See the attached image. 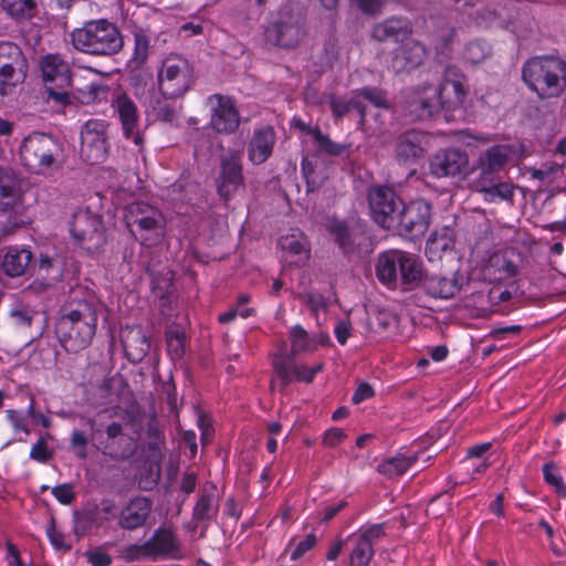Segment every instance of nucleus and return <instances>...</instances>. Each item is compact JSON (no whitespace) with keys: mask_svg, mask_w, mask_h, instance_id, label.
<instances>
[{"mask_svg":"<svg viewBox=\"0 0 566 566\" xmlns=\"http://www.w3.org/2000/svg\"><path fill=\"white\" fill-rule=\"evenodd\" d=\"M0 7L17 21L31 19L36 9L34 0H0Z\"/></svg>","mask_w":566,"mask_h":566,"instance_id":"43","label":"nucleus"},{"mask_svg":"<svg viewBox=\"0 0 566 566\" xmlns=\"http://www.w3.org/2000/svg\"><path fill=\"white\" fill-rule=\"evenodd\" d=\"M147 434L150 439L149 447L151 449H157L161 442V431L156 420L149 421L147 427Z\"/></svg>","mask_w":566,"mask_h":566,"instance_id":"64","label":"nucleus"},{"mask_svg":"<svg viewBox=\"0 0 566 566\" xmlns=\"http://www.w3.org/2000/svg\"><path fill=\"white\" fill-rule=\"evenodd\" d=\"M419 286L432 298L449 300L460 292L461 282L458 273L449 275L441 273H422Z\"/></svg>","mask_w":566,"mask_h":566,"instance_id":"23","label":"nucleus"},{"mask_svg":"<svg viewBox=\"0 0 566 566\" xmlns=\"http://www.w3.org/2000/svg\"><path fill=\"white\" fill-rule=\"evenodd\" d=\"M474 189L483 195L489 202L507 201L513 202L515 187L512 182L502 180L500 176L489 178H475Z\"/></svg>","mask_w":566,"mask_h":566,"instance_id":"31","label":"nucleus"},{"mask_svg":"<svg viewBox=\"0 0 566 566\" xmlns=\"http://www.w3.org/2000/svg\"><path fill=\"white\" fill-rule=\"evenodd\" d=\"M301 300L308 305L313 311L326 307V301L321 294L305 293L301 296Z\"/></svg>","mask_w":566,"mask_h":566,"instance_id":"61","label":"nucleus"},{"mask_svg":"<svg viewBox=\"0 0 566 566\" xmlns=\"http://www.w3.org/2000/svg\"><path fill=\"white\" fill-rule=\"evenodd\" d=\"M126 226L144 247L158 244L165 234L166 219L161 211L144 201H135L125 208Z\"/></svg>","mask_w":566,"mask_h":566,"instance_id":"6","label":"nucleus"},{"mask_svg":"<svg viewBox=\"0 0 566 566\" xmlns=\"http://www.w3.org/2000/svg\"><path fill=\"white\" fill-rule=\"evenodd\" d=\"M367 14L379 13L386 0H352Z\"/></svg>","mask_w":566,"mask_h":566,"instance_id":"58","label":"nucleus"},{"mask_svg":"<svg viewBox=\"0 0 566 566\" xmlns=\"http://www.w3.org/2000/svg\"><path fill=\"white\" fill-rule=\"evenodd\" d=\"M70 231L72 237L91 252L98 250L106 242L101 218L90 210L80 209L73 213Z\"/></svg>","mask_w":566,"mask_h":566,"instance_id":"13","label":"nucleus"},{"mask_svg":"<svg viewBox=\"0 0 566 566\" xmlns=\"http://www.w3.org/2000/svg\"><path fill=\"white\" fill-rule=\"evenodd\" d=\"M168 353L174 359L182 357L185 353L186 334L179 328H170L166 332Z\"/></svg>","mask_w":566,"mask_h":566,"instance_id":"47","label":"nucleus"},{"mask_svg":"<svg viewBox=\"0 0 566 566\" xmlns=\"http://www.w3.org/2000/svg\"><path fill=\"white\" fill-rule=\"evenodd\" d=\"M354 94L355 97L359 98L363 103L367 101L375 107H388L387 93L379 87H363L354 91Z\"/></svg>","mask_w":566,"mask_h":566,"instance_id":"46","label":"nucleus"},{"mask_svg":"<svg viewBox=\"0 0 566 566\" xmlns=\"http://www.w3.org/2000/svg\"><path fill=\"white\" fill-rule=\"evenodd\" d=\"M374 389L373 387L367 382H361L357 389L355 390L352 401L356 405L360 403L361 401L371 398L374 396Z\"/></svg>","mask_w":566,"mask_h":566,"instance_id":"63","label":"nucleus"},{"mask_svg":"<svg viewBox=\"0 0 566 566\" xmlns=\"http://www.w3.org/2000/svg\"><path fill=\"white\" fill-rule=\"evenodd\" d=\"M431 219V206L426 200H415L403 203L399 214L396 216V224L388 230L396 231L400 237L416 240L426 234Z\"/></svg>","mask_w":566,"mask_h":566,"instance_id":"9","label":"nucleus"},{"mask_svg":"<svg viewBox=\"0 0 566 566\" xmlns=\"http://www.w3.org/2000/svg\"><path fill=\"white\" fill-rule=\"evenodd\" d=\"M40 70L44 85L72 84V71L69 63L59 53H50L41 57Z\"/></svg>","mask_w":566,"mask_h":566,"instance_id":"29","label":"nucleus"},{"mask_svg":"<svg viewBox=\"0 0 566 566\" xmlns=\"http://www.w3.org/2000/svg\"><path fill=\"white\" fill-rule=\"evenodd\" d=\"M491 54V46L483 40H474L468 43L464 56L472 64L484 61Z\"/></svg>","mask_w":566,"mask_h":566,"instance_id":"48","label":"nucleus"},{"mask_svg":"<svg viewBox=\"0 0 566 566\" xmlns=\"http://www.w3.org/2000/svg\"><path fill=\"white\" fill-rule=\"evenodd\" d=\"M327 230L344 254H352L358 250L363 232L357 227H352L344 220L333 219L328 221Z\"/></svg>","mask_w":566,"mask_h":566,"instance_id":"32","label":"nucleus"},{"mask_svg":"<svg viewBox=\"0 0 566 566\" xmlns=\"http://www.w3.org/2000/svg\"><path fill=\"white\" fill-rule=\"evenodd\" d=\"M316 535L315 534H308L303 541H301L296 547L294 548V551L292 552L291 554V559L292 560H297L300 559L306 552H308L310 549H312L315 544H316Z\"/></svg>","mask_w":566,"mask_h":566,"instance_id":"56","label":"nucleus"},{"mask_svg":"<svg viewBox=\"0 0 566 566\" xmlns=\"http://www.w3.org/2000/svg\"><path fill=\"white\" fill-rule=\"evenodd\" d=\"M292 353L279 354L273 358V369L276 379L279 380V390L283 392L292 381L312 382L315 375L323 368L322 364L314 367L305 365H297L293 355L298 352H313L316 346L310 339L305 329L296 325L291 331Z\"/></svg>","mask_w":566,"mask_h":566,"instance_id":"5","label":"nucleus"},{"mask_svg":"<svg viewBox=\"0 0 566 566\" xmlns=\"http://www.w3.org/2000/svg\"><path fill=\"white\" fill-rule=\"evenodd\" d=\"M380 283L391 290L412 291L422 279V263L413 254L401 250L380 253L375 266Z\"/></svg>","mask_w":566,"mask_h":566,"instance_id":"3","label":"nucleus"},{"mask_svg":"<svg viewBox=\"0 0 566 566\" xmlns=\"http://www.w3.org/2000/svg\"><path fill=\"white\" fill-rule=\"evenodd\" d=\"M71 85L61 86L59 84L44 85L46 102L55 108H64L73 105L75 96L70 92Z\"/></svg>","mask_w":566,"mask_h":566,"instance_id":"44","label":"nucleus"},{"mask_svg":"<svg viewBox=\"0 0 566 566\" xmlns=\"http://www.w3.org/2000/svg\"><path fill=\"white\" fill-rule=\"evenodd\" d=\"M219 501L216 495V488H205L193 507L192 520L195 522L209 521L217 516Z\"/></svg>","mask_w":566,"mask_h":566,"instance_id":"37","label":"nucleus"},{"mask_svg":"<svg viewBox=\"0 0 566 566\" xmlns=\"http://www.w3.org/2000/svg\"><path fill=\"white\" fill-rule=\"evenodd\" d=\"M21 180L8 168L0 167V210L12 209L21 199Z\"/></svg>","mask_w":566,"mask_h":566,"instance_id":"35","label":"nucleus"},{"mask_svg":"<svg viewBox=\"0 0 566 566\" xmlns=\"http://www.w3.org/2000/svg\"><path fill=\"white\" fill-rule=\"evenodd\" d=\"M497 18H499V14H497L496 10L485 8L475 13L474 23L478 27L486 28L490 24H492L493 22H495L497 20Z\"/></svg>","mask_w":566,"mask_h":566,"instance_id":"57","label":"nucleus"},{"mask_svg":"<svg viewBox=\"0 0 566 566\" xmlns=\"http://www.w3.org/2000/svg\"><path fill=\"white\" fill-rule=\"evenodd\" d=\"M7 418L15 431H23L25 434L30 433L25 418L21 413L15 410H7Z\"/></svg>","mask_w":566,"mask_h":566,"instance_id":"59","label":"nucleus"},{"mask_svg":"<svg viewBox=\"0 0 566 566\" xmlns=\"http://www.w3.org/2000/svg\"><path fill=\"white\" fill-rule=\"evenodd\" d=\"M120 342L126 358L132 364H139L150 350V339L139 326H125L120 331Z\"/></svg>","mask_w":566,"mask_h":566,"instance_id":"27","label":"nucleus"},{"mask_svg":"<svg viewBox=\"0 0 566 566\" xmlns=\"http://www.w3.org/2000/svg\"><path fill=\"white\" fill-rule=\"evenodd\" d=\"M35 314L33 310L24 306L14 307L10 313L15 325L20 327H30Z\"/></svg>","mask_w":566,"mask_h":566,"instance_id":"50","label":"nucleus"},{"mask_svg":"<svg viewBox=\"0 0 566 566\" xmlns=\"http://www.w3.org/2000/svg\"><path fill=\"white\" fill-rule=\"evenodd\" d=\"M428 136L421 130H407L398 136L395 158L400 165L413 166L426 155Z\"/></svg>","mask_w":566,"mask_h":566,"instance_id":"18","label":"nucleus"},{"mask_svg":"<svg viewBox=\"0 0 566 566\" xmlns=\"http://www.w3.org/2000/svg\"><path fill=\"white\" fill-rule=\"evenodd\" d=\"M52 457L53 452L48 449L44 438L39 439V441L31 448L30 458L34 461L45 463L51 460Z\"/></svg>","mask_w":566,"mask_h":566,"instance_id":"52","label":"nucleus"},{"mask_svg":"<svg viewBox=\"0 0 566 566\" xmlns=\"http://www.w3.org/2000/svg\"><path fill=\"white\" fill-rule=\"evenodd\" d=\"M352 324L348 319H342L335 326V336L339 344L344 345L350 335Z\"/></svg>","mask_w":566,"mask_h":566,"instance_id":"62","label":"nucleus"},{"mask_svg":"<svg viewBox=\"0 0 566 566\" xmlns=\"http://www.w3.org/2000/svg\"><path fill=\"white\" fill-rule=\"evenodd\" d=\"M105 312L95 295L74 290L59 311L54 332L61 346L69 353L88 347L96 334L97 321Z\"/></svg>","mask_w":566,"mask_h":566,"instance_id":"1","label":"nucleus"},{"mask_svg":"<svg viewBox=\"0 0 566 566\" xmlns=\"http://www.w3.org/2000/svg\"><path fill=\"white\" fill-rule=\"evenodd\" d=\"M151 501L144 496L130 500L120 512V526L125 530H135L143 526L151 512Z\"/></svg>","mask_w":566,"mask_h":566,"instance_id":"34","label":"nucleus"},{"mask_svg":"<svg viewBox=\"0 0 566 566\" xmlns=\"http://www.w3.org/2000/svg\"><path fill=\"white\" fill-rule=\"evenodd\" d=\"M385 535L382 524H373L350 535L348 542L353 547L349 553L350 566H368L374 557V543Z\"/></svg>","mask_w":566,"mask_h":566,"instance_id":"17","label":"nucleus"},{"mask_svg":"<svg viewBox=\"0 0 566 566\" xmlns=\"http://www.w3.org/2000/svg\"><path fill=\"white\" fill-rule=\"evenodd\" d=\"M122 557L126 562L139 560L144 558H149L148 548L146 542L142 545L133 544L128 545L122 551Z\"/></svg>","mask_w":566,"mask_h":566,"instance_id":"51","label":"nucleus"},{"mask_svg":"<svg viewBox=\"0 0 566 566\" xmlns=\"http://www.w3.org/2000/svg\"><path fill=\"white\" fill-rule=\"evenodd\" d=\"M522 78L539 98L559 97L566 87V61L557 55L531 57L523 64Z\"/></svg>","mask_w":566,"mask_h":566,"instance_id":"2","label":"nucleus"},{"mask_svg":"<svg viewBox=\"0 0 566 566\" xmlns=\"http://www.w3.org/2000/svg\"><path fill=\"white\" fill-rule=\"evenodd\" d=\"M407 33H409V28L406 20L389 18L374 25L371 36L379 42H385L390 39L397 40L400 35Z\"/></svg>","mask_w":566,"mask_h":566,"instance_id":"38","label":"nucleus"},{"mask_svg":"<svg viewBox=\"0 0 566 566\" xmlns=\"http://www.w3.org/2000/svg\"><path fill=\"white\" fill-rule=\"evenodd\" d=\"M195 80L193 66L180 55L167 56L157 75L158 88L167 98L184 96L192 87Z\"/></svg>","mask_w":566,"mask_h":566,"instance_id":"8","label":"nucleus"},{"mask_svg":"<svg viewBox=\"0 0 566 566\" xmlns=\"http://www.w3.org/2000/svg\"><path fill=\"white\" fill-rule=\"evenodd\" d=\"M403 107L412 119L431 118L441 111V101L436 85L426 84L407 90L403 93Z\"/></svg>","mask_w":566,"mask_h":566,"instance_id":"14","label":"nucleus"},{"mask_svg":"<svg viewBox=\"0 0 566 566\" xmlns=\"http://www.w3.org/2000/svg\"><path fill=\"white\" fill-rule=\"evenodd\" d=\"M243 185L241 153L239 150H229L220 158V172L217 178L218 195L224 201H228Z\"/></svg>","mask_w":566,"mask_h":566,"instance_id":"15","label":"nucleus"},{"mask_svg":"<svg viewBox=\"0 0 566 566\" xmlns=\"http://www.w3.org/2000/svg\"><path fill=\"white\" fill-rule=\"evenodd\" d=\"M154 112L157 119L165 123H172L177 118L176 109L167 103L157 102L154 106Z\"/></svg>","mask_w":566,"mask_h":566,"instance_id":"54","label":"nucleus"},{"mask_svg":"<svg viewBox=\"0 0 566 566\" xmlns=\"http://www.w3.org/2000/svg\"><path fill=\"white\" fill-rule=\"evenodd\" d=\"M512 153V147L506 144L493 145L482 150L474 163L476 178L500 176L506 168Z\"/></svg>","mask_w":566,"mask_h":566,"instance_id":"20","label":"nucleus"},{"mask_svg":"<svg viewBox=\"0 0 566 566\" xmlns=\"http://www.w3.org/2000/svg\"><path fill=\"white\" fill-rule=\"evenodd\" d=\"M454 241L450 229L444 228L441 232L432 233L426 244V253L430 259L440 258L446 251L453 248Z\"/></svg>","mask_w":566,"mask_h":566,"instance_id":"42","label":"nucleus"},{"mask_svg":"<svg viewBox=\"0 0 566 566\" xmlns=\"http://www.w3.org/2000/svg\"><path fill=\"white\" fill-rule=\"evenodd\" d=\"M28 71V62L22 50L13 42H0V74L4 78L14 82L24 78Z\"/></svg>","mask_w":566,"mask_h":566,"instance_id":"24","label":"nucleus"},{"mask_svg":"<svg viewBox=\"0 0 566 566\" xmlns=\"http://www.w3.org/2000/svg\"><path fill=\"white\" fill-rule=\"evenodd\" d=\"M427 56V50L420 42L408 39L397 48L391 60V67L396 73L411 71L420 66Z\"/></svg>","mask_w":566,"mask_h":566,"instance_id":"28","label":"nucleus"},{"mask_svg":"<svg viewBox=\"0 0 566 566\" xmlns=\"http://www.w3.org/2000/svg\"><path fill=\"white\" fill-rule=\"evenodd\" d=\"M150 54V36L147 30L136 28L134 30V51L129 60V66L140 69Z\"/></svg>","mask_w":566,"mask_h":566,"instance_id":"39","label":"nucleus"},{"mask_svg":"<svg viewBox=\"0 0 566 566\" xmlns=\"http://www.w3.org/2000/svg\"><path fill=\"white\" fill-rule=\"evenodd\" d=\"M72 46L94 56H112L124 48L119 29L106 19L91 20L70 33Z\"/></svg>","mask_w":566,"mask_h":566,"instance_id":"4","label":"nucleus"},{"mask_svg":"<svg viewBox=\"0 0 566 566\" xmlns=\"http://www.w3.org/2000/svg\"><path fill=\"white\" fill-rule=\"evenodd\" d=\"M107 139V124L104 120H87L81 129L80 154L83 160L90 165L104 161L108 153Z\"/></svg>","mask_w":566,"mask_h":566,"instance_id":"11","label":"nucleus"},{"mask_svg":"<svg viewBox=\"0 0 566 566\" xmlns=\"http://www.w3.org/2000/svg\"><path fill=\"white\" fill-rule=\"evenodd\" d=\"M276 144V133L272 126L255 128L248 142V159L253 165L265 163L273 154Z\"/></svg>","mask_w":566,"mask_h":566,"instance_id":"26","label":"nucleus"},{"mask_svg":"<svg viewBox=\"0 0 566 566\" xmlns=\"http://www.w3.org/2000/svg\"><path fill=\"white\" fill-rule=\"evenodd\" d=\"M368 201L374 221L386 230L396 224L395 218L405 203L395 190L387 186L370 188Z\"/></svg>","mask_w":566,"mask_h":566,"instance_id":"12","label":"nucleus"},{"mask_svg":"<svg viewBox=\"0 0 566 566\" xmlns=\"http://www.w3.org/2000/svg\"><path fill=\"white\" fill-rule=\"evenodd\" d=\"M113 106L119 116L124 136L132 139L136 146L143 147L144 137L138 130L139 114L134 101L126 94H122L115 99Z\"/></svg>","mask_w":566,"mask_h":566,"instance_id":"25","label":"nucleus"},{"mask_svg":"<svg viewBox=\"0 0 566 566\" xmlns=\"http://www.w3.org/2000/svg\"><path fill=\"white\" fill-rule=\"evenodd\" d=\"M107 438L113 440L105 446L104 453L113 460H127L136 452V442L128 438H123V427L118 422H113L106 428Z\"/></svg>","mask_w":566,"mask_h":566,"instance_id":"33","label":"nucleus"},{"mask_svg":"<svg viewBox=\"0 0 566 566\" xmlns=\"http://www.w3.org/2000/svg\"><path fill=\"white\" fill-rule=\"evenodd\" d=\"M543 475L546 483L554 486L559 496L566 497V485L564 484L563 479L557 471V465L554 462H547L543 467Z\"/></svg>","mask_w":566,"mask_h":566,"instance_id":"49","label":"nucleus"},{"mask_svg":"<svg viewBox=\"0 0 566 566\" xmlns=\"http://www.w3.org/2000/svg\"><path fill=\"white\" fill-rule=\"evenodd\" d=\"M31 260L32 253L28 249L10 247L4 254L2 269L9 276H20L24 274Z\"/></svg>","mask_w":566,"mask_h":566,"instance_id":"36","label":"nucleus"},{"mask_svg":"<svg viewBox=\"0 0 566 566\" xmlns=\"http://www.w3.org/2000/svg\"><path fill=\"white\" fill-rule=\"evenodd\" d=\"M418 460L417 454H397L378 464V472L389 479L402 475Z\"/></svg>","mask_w":566,"mask_h":566,"instance_id":"40","label":"nucleus"},{"mask_svg":"<svg viewBox=\"0 0 566 566\" xmlns=\"http://www.w3.org/2000/svg\"><path fill=\"white\" fill-rule=\"evenodd\" d=\"M62 146L52 135L33 133L24 138L20 157L23 165L33 172L41 174L56 165Z\"/></svg>","mask_w":566,"mask_h":566,"instance_id":"7","label":"nucleus"},{"mask_svg":"<svg viewBox=\"0 0 566 566\" xmlns=\"http://www.w3.org/2000/svg\"><path fill=\"white\" fill-rule=\"evenodd\" d=\"M52 494L62 504H71L75 497L73 486L70 483L54 486L52 489Z\"/></svg>","mask_w":566,"mask_h":566,"instance_id":"55","label":"nucleus"},{"mask_svg":"<svg viewBox=\"0 0 566 566\" xmlns=\"http://www.w3.org/2000/svg\"><path fill=\"white\" fill-rule=\"evenodd\" d=\"M346 438L345 432L342 429L333 428L325 432L323 443L326 447L334 448L339 444Z\"/></svg>","mask_w":566,"mask_h":566,"instance_id":"60","label":"nucleus"},{"mask_svg":"<svg viewBox=\"0 0 566 566\" xmlns=\"http://www.w3.org/2000/svg\"><path fill=\"white\" fill-rule=\"evenodd\" d=\"M469 165V157L460 148H446L439 150L430 160V171L438 178L455 177L461 175Z\"/></svg>","mask_w":566,"mask_h":566,"instance_id":"22","label":"nucleus"},{"mask_svg":"<svg viewBox=\"0 0 566 566\" xmlns=\"http://www.w3.org/2000/svg\"><path fill=\"white\" fill-rule=\"evenodd\" d=\"M265 40L276 46L291 49L304 36V30L297 17L289 9L279 10L264 30Z\"/></svg>","mask_w":566,"mask_h":566,"instance_id":"10","label":"nucleus"},{"mask_svg":"<svg viewBox=\"0 0 566 566\" xmlns=\"http://www.w3.org/2000/svg\"><path fill=\"white\" fill-rule=\"evenodd\" d=\"M210 126L219 134H233L240 126V113L230 96L213 94L209 97Z\"/></svg>","mask_w":566,"mask_h":566,"instance_id":"16","label":"nucleus"},{"mask_svg":"<svg viewBox=\"0 0 566 566\" xmlns=\"http://www.w3.org/2000/svg\"><path fill=\"white\" fill-rule=\"evenodd\" d=\"M314 140L319 149V151L329 155V156H340L349 148L348 145L338 144L333 142L328 135L323 134L321 129L313 130Z\"/></svg>","mask_w":566,"mask_h":566,"instance_id":"45","label":"nucleus"},{"mask_svg":"<svg viewBox=\"0 0 566 566\" xmlns=\"http://www.w3.org/2000/svg\"><path fill=\"white\" fill-rule=\"evenodd\" d=\"M329 106H331L333 114L337 118L343 117L350 111H356L359 115L360 124H363L365 122L366 106L361 101H359V98L355 97L354 93H353L352 97L347 101L338 98L335 95H331L329 96Z\"/></svg>","mask_w":566,"mask_h":566,"instance_id":"41","label":"nucleus"},{"mask_svg":"<svg viewBox=\"0 0 566 566\" xmlns=\"http://www.w3.org/2000/svg\"><path fill=\"white\" fill-rule=\"evenodd\" d=\"M522 265V254L513 249H504L493 253L484 269L490 281H504L515 276Z\"/></svg>","mask_w":566,"mask_h":566,"instance_id":"21","label":"nucleus"},{"mask_svg":"<svg viewBox=\"0 0 566 566\" xmlns=\"http://www.w3.org/2000/svg\"><path fill=\"white\" fill-rule=\"evenodd\" d=\"M464 76L455 66H448L443 74V81L440 85H436L441 101V109L452 111L462 106L467 88L463 84Z\"/></svg>","mask_w":566,"mask_h":566,"instance_id":"19","label":"nucleus"},{"mask_svg":"<svg viewBox=\"0 0 566 566\" xmlns=\"http://www.w3.org/2000/svg\"><path fill=\"white\" fill-rule=\"evenodd\" d=\"M560 172H562V166L551 165L548 167H544L541 169H533L531 171V176L533 179H536L539 181H547L548 184H552L555 176Z\"/></svg>","mask_w":566,"mask_h":566,"instance_id":"53","label":"nucleus"},{"mask_svg":"<svg viewBox=\"0 0 566 566\" xmlns=\"http://www.w3.org/2000/svg\"><path fill=\"white\" fill-rule=\"evenodd\" d=\"M150 559L161 557H180V545L176 534L170 528L160 527L146 541Z\"/></svg>","mask_w":566,"mask_h":566,"instance_id":"30","label":"nucleus"}]
</instances>
